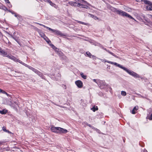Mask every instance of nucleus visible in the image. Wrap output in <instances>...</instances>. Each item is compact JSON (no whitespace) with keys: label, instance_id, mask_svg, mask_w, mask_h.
<instances>
[{"label":"nucleus","instance_id":"obj_44","mask_svg":"<svg viewBox=\"0 0 152 152\" xmlns=\"http://www.w3.org/2000/svg\"><path fill=\"white\" fill-rule=\"evenodd\" d=\"M96 131L97 132L99 133V132H100V131L99 129H96Z\"/></svg>","mask_w":152,"mask_h":152},{"label":"nucleus","instance_id":"obj_17","mask_svg":"<svg viewBox=\"0 0 152 152\" xmlns=\"http://www.w3.org/2000/svg\"><path fill=\"white\" fill-rule=\"evenodd\" d=\"M44 39L48 44L50 45V44L51 43V42L47 37H45V38Z\"/></svg>","mask_w":152,"mask_h":152},{"label":"nucleus","instance_id":"obj_19","mask_svg":"<svg viewBox=\"0 0 152 152\" xmlns=\"http://www.w3.org/2000/svg\"><path fill=\"white\" fill-rule=\"evenodd\" d=\"M5 2L6 3H8L9 4H8V6L9 7H12V5L11 4L10 2L9 1V0H4Z\"/></svg>","mask_w":152,"mask_h":152},{"label":"nucleus","instance_id":"obj_5","mask_svg":"<svg viewBox=\"0 0 152 152\" xmlns=\"http://www.w3.org/2000/svg\"><path fill=\"white\" fill-rule=\"evenodd\" d=\"M137 2L140 1L143 2L145 4H147L146 6L147 10L148 11H152V3L148 0H136Z\"/></svg>","mask_w":152,"mask_h":152},{"label":"nucleus","instance_id":"obj_47","mask_svg":"<svg viewBox=\"0 0 152 152\" xmlns=\"http://www.w3.org/2000/svg\"><path fill=\"white\" fill-rule=\"evenodd\" d=\"M2 144V142H0V145H1V144Z\"/></svg>","mask_w":152,"mask_h":152},{"label":"nucleus","instance_id":"obj_20","mask_svg":"<svg viewBox=\"0 0 152 152\" xmlns=\"http://www.w3.org/2000/svg\"><path fill=\"white\" fill-rule=\"evenodd\" d=\"M14 39H15L19 44H20V42L19 41H18L17 39L16 38V37H15L14 36H13L12 35L11 36Z\"/></svg>","mask_w":152,"mask_h":152},{"label":"nucleus","instance_id":"obj_8","mask_svg":"<svg viewBox=\"0 0 152 152\" xmlns=\"http://www.w3.org/2000/svg\"><path fill=\"white\" fill-rule=\"evenodd\" d=\"M97 84L101 88H103L104 87L106 83L104 81L98 80Z\"/></svg>","mask_w":152,"mask_h":152},{"label":"nucleus","instance_id":"obj_42","mask_svg":"<svg viewBox=\"0 0 152 152\" xmlns=\"http://www.w3.org/2000/svg\"><path fill=\"white\" fill-rule=\"evenodd\" d=\"M19 14H17L16 13H15V14H14V16L17 18V17H18V15Z\"/></svg>","mask_w":152,"mask_h":152},{"label":"nucleus","instance_id":"obj_50","mask_svg":"<svg viewBox=\"0 0 152 152\" xmlns=\"http://www.w3.org/2000/svg\"><path fill=\"white\" fill-rule=\"evenodd\" d=\"M15 33V32H14V33H13L14 34Z\"/></svg>","mask_w":152,"mask_h":152},{"label":"nucleus","instance_id":"obj_14","mask_svg":"<svg viewBox=\"0 0 152 152\" xmlns=\"http://www.w3.org/2000/svg\"><path fill=\"white\" fill-rule=\"evenodd\" d=\"M69 4L71 5L72 6H77V4L78 3H76V2H75L74 1H70L69 2Z\"/></svg>","mask_w":152,"mask_h":152},{"label":"nucleus","instance_id":"obj_49","mask_svg":"<svg viewBox=\"0 0 152 152\" xmlns=\"http://www.w3.org/2000/svg\"><path fill=\"white\" fill-rule=\"evenodd\" d=\"M109 88H110V90H111V89H112V88H110V87H109Z\"/></svg>","mask_w":152,"mask_h":152},{"label":"nucleus","instance_id":"obj_3","mask_svg":"<svg viewBox=\"0 0 152 152\" xmlns=\"http://www.w3.org/2000/svg\"><path fill=\"white\" fill-rule=\"evenodd\" d=\"M113 11L120 15H121L123 17L125 16L129 19H134V18L131 15L126 12L120 10H118L116 8H113Z\"/></svg>","mask_w":152,"mask_h":152},{"label":"nucleus","instance_id":"obj_35","mask_svg":"<svg viewBox=\"0 0 152 152\" xmlns=\"http://www.w3.org/2000/svg\"><path fill=\"white\" fill-rule=\"evenodd\" d=\"M99 79H97V80H96V79H94L93 80V81L95 82L97 84V82H98V80Z\"/></svg>","mask_w":152,"mask_h":152},{"label":"nucleus","instance_id":"obj_2","mask_svg":"<svg viewBox=\"0 0 152 152\" xmlns=\"http://www.w3.org/2000/svg\"><path fill=\"white\" fill-rule=\"evenodd\" d=\"M16 62L20 63V64H21L25 66L26 67H28L29 69L30 70H31L35 73L37 74L39 76L41 77L42 79H44L45 76L43 75L42 73L41 72H40V71H39L37 69H36L25 64V63L23 62L22 61H21L19 59H16Z\"/></svg>","mask_w":152,"mask_h":152},{"label":"nucleus","instance_id":"obj_6","mask_svg":"<svg viewBox=\"0 0 152 152\" xmlns=\"http://www.w3.org/2000/svg\"><path fill=\"white\" fill-rule=\"evenodd\" d=\"M0 55L4 56L7 57L11 59H13L14 57L11 55L7 54V53L2 50V48L0 47Z\"/></svg>","mask_w":152,"mask_h":152},{"label":"nucleus","instance_id":"obj_21","mask_svg":"<svg viewBox=\"0 0 152 152\" xmlns=\"http://www.w3.org/2000/svg\"><path fill=\"white\" fill-rule=\"evenodd\" d=\"M80 75L81 77L84 79H86L87 78V76L84 75L82 73L80 74Z\"/></svg>","mask_w":152,"mask_h":152},{"label":"nucleus","instance_id":"obj_22","mask_svg":"<svg viewBox=\"0 0 152 152\" xmlns=\"http://www.w3.org/2000/svg\"><path fill=\"white\" fill-rule=\"evenodd\" d=\"M17 18L18 19L20 20H22V16L19 14L18 15V17Z\"/></svg>","mask_w":152,"mask_h":152},{"label":"nucleus","instance_id":"obj_29","mask_svg":"<svg viewBox=\"0 0 152 152\" xmlns=\"http://www.w3.org/2000/svg\"><path fill=\"white\" fill-rule=\"evenodd\" d=\"M50 46H51L52 48L54 49V50L57 48L53 44H51Z\"/></svg>","mask_w":152,"mask_h":152},{"label":"nucleus","instance_id":"obj_15","mask_svg":"<svg viewBox=\"0 0 152 152\" xmlns=\"http://www.w3.org/2000/svg\"><path fill=\"white\" fill-rule=\"evenodd\" d=\"M36 23L37 24H38V25H40L41 26H43L44 28H47V29H48L50 31L51 30V28H50L49 27H47V26H45L44 25H43V24H41L39 23Z\"/></svg>","mask_w":152,"mask_h":152},{"label":"nucleus","instance_id":"obj_40","mask_svg":"<svg viewBox=\"0 0 152 152\" xmlns=\"http://www.w3.org/2000/svg\"><path fill=\"white\" fill-rule=\"evenodd\" d=\"M94 18V19L95 20H97L98 19V18L97 16H96L95 15Z\"/></svg>","mask_w":152,"mask_h":152},{"label":"nucleus","instance_id":"obj_43","mask_svg":"<svg viewBox=\"0 0 152 152\" xmlns=\"http://www.w3.org/2000/svg\"><path fill=\"white\" fill-rule=\"evenodd\" d=\"M4 91L0 88V93H2L3 91Z\"/></svg>","mask_w":152,"mask_h":152},{"label":"nucleus","instance_id":"obj_25","mask_svg":"<svg viewBox=\"0 0 152 152\" xmlns=\"http://www.w3.org/2000/svg\"><path fill=\"white\" fill-rule=\"evenodd\" d=\"M50 4L51 6H52L54 7L55 8H56V7H57V6H56V4H55L53 3L52 2Z\"/></svg>","mask_w":152,"mask_h":152},{"label":"nucleus","instance_id":"obj_28","mask_svg":"<svg viewBox=\"0 0 152 152\" xmlns=\"http://www.w3.org/2000/svg\"><path fill=\"white\" fill-rule=\"evenodd\" d=\"M88 16L89 17H91V18H94V15H93L91 14L88 13Z\"/></svg>","mask_w":152,"mask_h":152},{"label":"nucleus","instance_id":"obj_46","mask_svg":"<svg viewBox=\"0 0 152 152\" xmlns=\"http://www.w3.org/2000/svg\"><path fill=\"white\" fill-rule=\"evenodd\" d=\"M108 29L109 30H110V29H111V28H110V27H108Z\"/></svg>","mask_w":152,"mask_h":152},{"label":"nucleus","instance_id":"obj_41","mask_svg":"<svg viewBox=\"0 0 152 152\" xmlns=\"http://www.w3.org/2000/svg\"><path fill=\"white\" fill-rule=\"evenodd\" d=\"M6 132H7L9 134H12V133L11 132L9 131L8 130H7V131Z\"/></svg>","mask_w":152,"mask_h":152},{"label":"nucleus","instance_id":"obj_38","mask_svg":"<svg viewBox=\"0 0 152 152\" xmlns=\"http://www.w3.org/2000/svg\"><path fill=\"white\" fill-rule=\"evenodd\" d=\"M59 49L58 48H56L55 50V51L56 52H57V53L59 51Z\"/></svg>","mask_w":152,"mask_h":152},{"label":"nucleus","instance_id":"obj_11","mask_svg":"<svg viewBox=\"0 0 152 152\" xmlns=\"http://www.w3.org/2000/svg\"><path fill=\"white\" fill-rule=\"evenodd\" d=\"M103 49L104 50H105V51H107V52H108L109 53H110L111 55L112 56H114L115 57V58H119V57H118V56H116V55L114 53H113L112 52L110 51L109 50H107L106 48H103Z\"/></svg>","mask_w":152,"mask_h":152},{"label":"nucleus","instance_id":"obj_48","mask_svg":"<svg viewBox=\"0 0 152 152\" xmlns=\"http://www.w3.org/2000/svg\"><path fill=\"white\" fill-rule=\"evenodd\" d=\"M144 152H148L147 150H145L144 151Z\"/></svg>","mask_w":152,"mask_h":152},{"label":"nucleus","instance_id":"obj_7","mask_svg":"<svg viewBox=\"0 0 152 152\" xmlns=\"http://www.w3.org/2000/svg\"><path fill=\"white\" fill-rule=\"evenodd\" d=\"M52 31L57 36H66V34H65L63 33L59 30L55 29H53L51 28L50 30Z\"/></svg>","mask_w":152,"mask_h":152},{"label":"nucleus","instance_id":"obj_33","mask_svg":"<svg viewBox=\"0 0 152 152\" xmlns=\"http://www.w3.org/2000/svg\"><path fill=\"white\" fill-rule=\"evenodd\" d=\"M131 113L132 114H134L136 113V112L133 109Z\"/></svg>","mask_w":152,"mask_h":152},{"label":"nucleus","instance_id":"obj_1","mask_svg":"<svg viewBox=\"0 0 152 152\" xmlns=\"http://www.w3.org/2000/svg\"><path fill=\"white\" fill-rule=\"evenodd\" d=\"M113 64H114L115 65L118 66L121 69H123L130 75L134 77L142 78L140 76L134 71L128 69L127 68L122 66L121 65L118 64L117 63L113 62Z\"/></svg>","mask_w":152,"mask_h":152},{"label":"nucleus","instance_id":"obj_37","mask_svg":"<svg viewBox=\"0 0 152 152\" xmlns=\"http://www.w3.org/2000/svg\"><path fill=\"white\" fill-rule=\"evenodd\" d=\"M12 14H14L15 13L14 11L12 10H9V11Z\"/></svg>","mask_w":152,"mask_h":152},{"label":"nucleus","instance_id":"obj_18","mask_svg":"<svg viewBox=\"0 0 152 152\" xmlns=\"http://www.w3.org/2000/svg\"><path fill=\"white\" fill-rule=\"evenodd\" d=\"M7 112V110H0V113L2 114H5Z\"/></svg>","mask_w":152,"mask_h":152},{"label":"nucleus","instance_id":"obj_13","mask_svg":"<svg viewBox=\"0 0 152 152\" xmlns=\"http://www.w3.org/2000/svg\"><path fill=\"white\" fill-rule=\"evenodd\" d=\"M87 55L90 58H93L94 59H95L96 56L94 55H92L89 52H86Z\"/></svg>","mask_w":152,"mask_h":152},{"label":"nucleus","instance_id":"obj_10","mask_svg":"<svg viewBox=\"0 0 152 152\" xmlns=\"http://www.w3.org/2000/svg\"><path fill=\"white\" fill-rule=\"evenodd\" d=\"M77 7L80 8H85L86 9H90L89 7L86 5L80 3H78Z\"/></svg>","mask_w":152,"mask_h":152},{"label":"nucleus","instance_id":"obj_31","mask_svg":"<svg viewBox=\"0 0 152 152\" xmlns=\"http://www.w3.org/2000/svg\"><path fill=\"white\" fill-rule=\"evenodd\" d=\"M2 129L4 131L6 132H7V130L6 129V127H5L3 126L2 127Z\"/></svg>","mask_w":152,"mask_h":152},{"label":"nucleus","instance_id":"obj_9","mask_svg":"<svg viewBox=\"0 0 152 152\" xmlns=\"http://www.w3.org/2000/svg\"><path fill=\"white\" fill-rule=\"evenodd\" d=\"M75 84L79 88H82L83 86V82L80 80H77L75 82Z\"/></svg>","mask_w":152,"mask_h":152},{"label":"nucleus","instance_id":"obj_24","mask_svg":"<svg viewBox=\"0 0 152 152\" xmlns=\"http://www.w3.org/2000/svg\"><path fill=\"white\" fill-rule=\"evenodd\" d=\"M57 54L59 55V56H62L63 55V53L61 51H59L57 53Z\"/></svg>","mask_w":152,"mask_h":152},{"label":"nucleus","instance_id":"obj_30","mask_svg":"<svg viewBox=\"0 0 152 152\" xmlns=\"http://www.w3.org/2000/svg\"><path fill=\"white\" fill-rule=\"evenodd\" d=\"M87 125L88 126H89V127H90L91 128H92V129H93L94 128V126H91V125H90V124H87Z\"/></svg>","mask_w":152,"mask_h":152},{"label":"nucleus","instance_id":"obj_27","mask_svg":"<svg viewBox=\"0 0 152 152\" xmlns=\"http://www.w3.org/2000/svg\"><path fill=\"white\" fill-rule=\"evenodd\" d=\"M1 7V9L4 10L6 11L7 10V7L5 6H3Z\"/></svg>","mask_w":152,"mask_h":152},{"label":"nucleus","instance_id":"obj_23","mask_svg":"<svg viewBox=\"0 0 152 152\" xmlns=\"http://www.w3.org/2000/svg\"><path fill=\"white\" fill-rule=\"evenodd\" d=\"M121 94L122 95L125 96L126 95V93L125 91H121Z\"/></svg>","mask_w":152,"mask_h":152},{"label":"nucleus","instance_id":"obj_16","mask_svg":"<svg viewBox=\"0 0 152 152\" xmlns=\"http://www.w3.org/2000/svg\"><path fill=\"white\" fill-rule=\"evenodd\" d=\"M91 110H92L93 112H95V111L97 110H98V108L97 106H95V105L93 106V107L91 108Z\"/></svg>","mask_w":152,"mask_h":152},{"label":"nucleus","instance_id":"obj_45","mask_svg":"<svg viewBox=\"0 0 152 152\" xmlns=\"http://www.w3.org/2000/svg\"><path fill=\"white\" fill-rule=\"evenodd\" d=\"M15 72H16L18 73H20V72H19V71H15Z\"/></svg>","mask_w":152,"mask_h":152},{"label":"nucleus","instance_id":"obj_32","mask_svg":"<svg viewBox=\"0 0 152 152\" xmlns=\"http://www.w3.org/2000/svg\"><path fill=\"white\" fill-rule=\"evenodd\" d=\"M138 106H135L134 107V108H133V109H134V110L135 111V110H137L138 109Z\"/></svg>","mask_w":152,"mask_h":152},{"label":"nucleus","instance_id":"obj_36","mask_svg":"<svg viewBox=\"0 0 152 152\" xmlns=\"http://www.w3.org/2000/svg\"><path fill=\"white\" fill-rule=\"evenodd\" d=\"M2 94H5L6 95H7V96H9V95L8 94H7V92H6L5 91H3Z\"/></svg>","mask_w":152,"mask_h":152},{"label":"nucleus","instance_id":"obj_39","mask_svg":"<svg viewBox=\"0 0 152 152\" xmlns=\"http://www.w3.org/2000/svg\"><path fill=\"white\" fill-rule=\"evenodd\" d=\"M46 1L50 4L51 2V1L50 0H46Z\"/></svg>","mask_w":152,"mask_h":152},{"label":"nucleus","instance_id":"obj_12","mask_svg":"<svg viewBox=\"0 0 152 152\" xmlns=\"http://www.w3.org/2000/svg\"><path fill=\"white\" fill-rule=\"evenodd\" d=\"M103 117V113L102 112H98L96 115V117L98 118H100Z\"/></svg>","mask_w":152,"mask_h":152},{"label":"nucleus","instance_id":"obj_26","mask_svg":"<svg viewBox=\"0 0 152 152\" xmlns=\"http://www.w3.org/2000/svg\"><path fill=\"white\" fill-rule=\"evenodd\" d=\"M78 23H79L81 24H82L87 25V23L80 21H78Z\"/></svg>","mask_w":152,"mask_h":152},{"label":"nucleus","instance_id":"obj_4","mask_svg":"<svg viewBox=\"0 0 152 152\" xmlns=\"http://www.w3.org/2000/svg\"><path fill=\"white\" fill-rule=\"evenodd\" d=\"M52 132L57 134L66 133L68 132L67 130L66 129L58 127H55L52 126L50 128Z\"/></svg>","mask_w":152,"mask_h":152},{"label":"nucleus","instance_id":"obj_34","mask_svg":"<svg viewBox=\"0 0 152 152\" xmlns=\"http://www.w3.org/2000/svg\"><path fill=\"white\" fill-rule=\"evenodd\" d=\"M105 62L108 63H109L110 64H113V62H112L111 61H106Z\"/></svg>","mask_w":152,"mask_h":152}]
</instances>
